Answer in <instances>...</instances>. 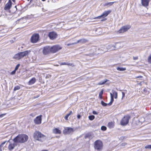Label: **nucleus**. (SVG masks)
<instances>
[{
	"mask_svg": "<svg viewBox=\"0 0 151 151\" xmlns=\"http://www.w3.org/2000/svg\"><path fill=\"white\" fill-rule=\"evenodd\" d=\"M28 136L25 134H19L13 139L15 142L22 143L27 141Z\"/></svg>",
	"mask_w": 151,
	"mask_h": 151,
	"instance_id": "nucleus-1",
	"label": "nucleus"
},
{
	"mask_svg": "<svg viewBox=\"0 0 151 151\" xmlns=\"http://www.w3.org/2000/svg\"><path fill=\"white\" fill-rule=\"evenodd\" d=\"M33 137L35 139L41 142L43 141L46 138V136L39 131L35 132Z\"/></svg>",
	"mask_w": 151,
	"mask_h": 151,
	"instance_id": "nucleus-2",
	"label": "nucleus"
},
{
	"mask_svg": "<svg viewBox=\"0 0 151 151\" xmlns=\"http://www.w3.org/2000/svg\"><path fill=\"white\" fill-rule=\"evenodd\" d=\"M103 144L102 141L98 140L95 142L94 143V148L97 150L100 151L102 150Z\"/></svg>",
	"mask_w": 151,
	"mask_h": 151,
	"instance_id": "nucleus-3",
	"label": "nucleus"
},
{
	"mask_svg": "<svg viewBox=\"0 0 151 151\" xmlns=\"http://www.w3.org/2000/svg\"><path fill=\"white\" fill-rule=\"evenodd\" d=\"M130 118V116H124L121 121V124L122 126L127 125L128 123Z\"/></svg>",
	"mask_w": 151,
	"mask_h": 151,
	"instance_id": "nucleus-4",
	"label": "nucleus"
},
{
	"mask_svg": "<svg viewBox=\"0 0 151 151\" xmlns=\"http://www.w3.org/2000/svg\"><path fill=\"white\" fill-rule=\"evenodd\" d=\"M51 52L55 53L61 49V47L59 45H55L50 47Z\"/></svg>",
	"mask_w": 151,
	"mask_h": 151,
	"instance_id": "nucleus-5",
	"label": "nucleus"
},
{
	"mask_svg": "<svg viewBox=\"0 0 151 151\" xmlns=\"http://www.w3.org/2000/svg\"><path fill=\"white\" fill-rule=\"evenodd\" d=\"M39 35L37 34L33 35L31 37L30 40L31 42L32 43L37 42L39 40Z\"/></svg>",
	"mask_w": 151,
	"mask_h": 151,
	"instance_id": "nucleus-6",
	"label": "nucleus"
},
{
	"mask_svg": "<svg viewBox=\"0 0 151 151\" xmlns=\"http://www.w3.org/2000/svg\"><path fill=\"white\" fill-rule=\"evenodd\" d=\"M131 28L129 25H127L122 27L119 30L118 32L119 33H123L127 31Z\"/></svg>",
	"mask_w": 151,
	"mask_h": 151,
	"instance_id": "nucleus-7",
	"label": "nucleus"
},
{
	"mask_svg": "<svg viewBox=\"0 0 151 151\" xmlns=\"http://www.w3.org/2000/svg\"><path fill=\"white\" fill-rule=\"evenodd\" d=\"M42 53L44 55H46L51 52L50 47L46 46L43 48Z\"/></svg>",
	"mask_w": 151,
	"mask_h": 151,
	"instance_id": "nucleus-8",
	"label": "nucleus"
},
{
	"mask_svg": "<svg viewBox=\"0 0 151 151\" xmlns=\"http://www.w3.org/2000/svg\"><path fill=\"white\" fill-rule=\"evenodd\" d=\"M111 10L105 11L103 13L102 15L97 17H95L93 18V19H99L101 17L104 18L106 17L109 14L111 13Z\"/></svg>",
	"mask_w": 151,
	"mask_h": 151,
	"instance_id": "nucleus-9",
	"label": "nucleus"
},
{
	"mask_svg": "<svg viewBox=\"0 0 151 151\" xmlns=\"http://www.w3.org/2000/svg\"><path fill=\"white\" fill-rule=\"evenodd\" d=\"M73 131L74 130L72 128L68 127L65 129L63 132L64 134H69L73 132Z\"/></svg>",
	"mask_w": 151,
	"mask_h": 151,
	"instance_id": "nucleus-10",
	"label": "nucleus"
},
{
	"mask_svg": "<svg viewBox=\"0 0 151 151\" xmlns=\"http://www.w3.org/2000/svg\"><path fill=\"white\" fill-rule=\"evenodd\" d=\"M48 36L50 39L53 40L56 38L57 35L55 32H52L49 33Z\"/></svg>",
	"mask_w": 151,
	"mask_h": 151,
	"instance_id": "nucleus-11",
	"label": "nucleus"
},
{
	"mask_svg": "<svg viewBox=\"0 0 151 151\" xmlns=\"http://www.w3.org/2000/svg\"><path fill=\"white\" fill-rule=\"evenodd\" d=\"M42 116L40 115L38 116H37L34 119V122L37 124H40L42 122Z\"/></svg>",
	"mask_w": 151,
	"mask_h": 151,
	"instance_id": "nucleus-12",
	"label": "nucleus"
},
{
	"mask_svg": "<svg viewBox=\"0 0 151 151\" xmlns=\"http://www.w3.org/2000/svg\"><path fill=\"white\" fill-rule=\"evenodd\" d=\"M10 140L9 139L8 141V142L10 143V144L9 145L8 147V148L9 150L11 151L14 148L15 146L17 145V142H14V143H11L10 142Z\"/></svg>",
	"mask_w": 151,
	"mask_h": 151,
	"instance_id": "nucleus-13",
	"label": "nucleus"
},
{
	"mask_svg": "<svg viewBox=\"0 0 151 151\" xmlns=\"http://www.w3.org/2000/svg\"><path fill=\"white\" fill-rule=\"evenodd\" d=\"M12 2L11 0H9L8 2L5 5L4 9L5 10H8L12 6Z\"/></svg>",
	"mask_w": 151,
	"mask_h": 151,
	"instance_id": "nucleus-14",
	"label": "nucleus"
},
{
	"mask_svg": "<svg viewBox=\"0 0 151 151\" xmlns=\"http://www.w3.org/2000/svg\"><path fill=\"white\" fill-rule=\"evenodd\" d=\"M150 0H141L142 5L144 6H148Z\"/></svg>",
	"mask_w": 151,
	"mask_h": 151,
	"instance_id": "nucleus-15",
	"label": "nucleus"
},
{
	"mask_svg": "<svg viewBox=\"0 0 151 151\" xmlns=\"http://www.w3.org/2000/svg\"><path fill=\"white\" fill-rule=\"evenodd\" d=\"M88 40L85 39L83 38L78 40L77 42H76L77 44L78 43H80L81 44H84L85 43L88 42Z\"/></svg>",
	"mask_w": 151,
	"mask_h": 151,
	"instance_id": "nucleus-16",
	"label": "nucleus"
},
{
	"mask_svg": "<svg viewBox=\"0 0 151 151\" xmlns=\"http://www.w3.org/2000/svg\"><path fill=\"white\" fill-rule=\"evenodd\" d=\"M31 51L30 50H26L25 51L21 52L22 55V57L28 55V54L30 53Z\"/></svg>",
	"mask_w": 151,
	"mask_h": 151,
	"instance_id": "nucleus-17",
	"label": "nucleus"
},
{
	"mask_svg": "<svg viewBox=\"0 0 151 151\" xmlns=\"http://www.w3.org/2000/svg\"><path fill=\"white\" fill-rule=\"evenodd\" d=\"M53 132L56 134H60L61 133V131L57 128H55L52 129Z\"/></svg>",
	"mask_w": 151,
	"mask_h": 151,
	"instance_id": "nucleus-18",
	"label": "nucleus"
},
{
	"mask_svg": "<svg viewBox=\"0 0 151 151\" xmlns=\"http://www.w3.org/2000/svg\"><path fill=\"white\" fill-rule=\"evenodd\" d=\"M36 81V79L35 78H33L28 82L29 85H32Z\"/></svg>",
	"mask_w": 151,
	"mask_h": 151,
	"instance_id": "nucleus-19",
	"label": "nucleus"
},
{
	"mask_svg": "<svg viewBox=\"0 0 151 151\" xmlns=\"http://www.w3.org/2000/svg\"><path fill=\"white\" fill-rule=\"evenodd\" d=\"M110 96H111V99L110 102L108 104V105L109 106H111L112 104V103L114 101V98H113V96L112 95V93H110Z\"/></svg>",
	"mask_w": 151,
	"mask_h": 151,
	"instance_id": "nucleus-20",
	"label": "nucleus"
},
{
	"mask_svg": "<svg viewBox=\"0 0 151 151\" xmlns=\"http://www.w3.org/2000/svg\"><path fill=\"white\" fill-rule=\"evenodd\" d=\"M142 92L144 93L145 94H148V92L147 91V88H142L141 89Z\"/></svg>",
	"mask_w": 151,
	"mask_h": 151,
	"instance_id": "nucleus-21",
	"label": "nucleus"
},
{
	"mask_svg": "<svg viewBox=\"0 0 151 151\" xmlns=\"http://www.w3.org/2000/svg\"><path fill=\"white\" fill-rule=\"evenodd\" d=\"M114 126V123L112 122H110L108 123V127L109 128H113Z\"/></svg>",
	"mask_w": 151,
	"mask_h": 151,
	"instance_id": "nucleus-22",
	"label": "nucleus"
},
{
	"mask_svg": "<svg viewBox=\"0 0 151 151\" xmlns=\"http://www.w3.org/2000/svg\"><path fill=\"white\" fill-rule=\"evenodd\" d=\"M109 81L108 80L105 79L103 81H101L99 82L98 84L99 85H102L105 83L107 81Z\"/></svg>",
	"mask_w": 151,
	"mask_h": 151,
	"instance_id": "nucleus-23",
	"label": "nucleus"
},
{
	"mask_svg": "<svg viewBox=\"0 0 151 151\" xmlns=\"http://www.w3.org/2000/svg\"><path fill=\"white\" fill-rule=\"evenodd\" d=\"M108 48L111 50H114L116 48L115 46L113 45H109L108 47Z\"/></svg>",
	"mask_w": 151,
	"mask_h": 151,
	"instance_id": "nucleus-24",
	"label": "nucleus"
},
{
	"mask_svg": "<svg viewBox=\"0 0 151 151\" xmlns=\"http://www.w3.org/2000/svg\"><path fill=\"white\" fill-rule=\"evenodd\" d=\"M116 69L118 70L121 71H124L126 70V68H123L121 67H118L116 68Z\"/></svg>",
	"mask_w": 151,
	"mask_h": 151,
	"instance_id": "nucleus-25",
	"label": "nucleus"
},
{
	"mask_svg": "<svg viewBox=\"0 0 151 151\" xmlns=\"http://www.w3.org/2000/svg\"><path fill=\"white\" fill-rule=\"evenodd\" d=\"M112 93H112V95H113V96H114V98L115 99H117V92H116L115 91H113V90L112 91Z\"/></svg>",
	"mask_w": 151,
	"mask_h": 151,
	"instance_id": "nucleus-26",
	"label": "nucleus"
},
{
	"mask_svg": "<svg viewBox=\"0 0 151 151\" xmlns=\"http://www.w3.org/2000/svg\"><path fill=\"white\" fill-rule=\"evenodd\" d=\"M13 58L18 60L20 59L18 53L15 54Z\"/></svg>",
	"mask_w": 151,
	"mask_h": 151,
	"instance_id": "nucleus-27",
	"label": "nucleus"
},
{
	"mask_svg": "<svg viewBox=\"0 0 151 151\" xmlns=\"http://www.w3.org/2000/svg\"><path fill=\"white\" fill-rule=\"evenodd\" d=\"M116 2H110L108 3H106L105 4L104 6H111L112 5V4L114 3H115Z\"/></svg>",
	"mask_w": 151,
	"mask_h": 151,
	"instance_id": "nucleus-28",
	"label": "nucleus"
},
{
	"mask_svg": "<svg viewBox=\"0 0 151 151\" xmlns=\"http://www.w3.org/2000/svg\"><path fill=\"white\" fill-rule=\"evenodd\" d=\"M103 93V90H102L99 93V96L100 98L101 99L102 98V95Z\"/></svg>",
	"mask_w": 151,
	"mask_h": 151,
	"instance_id": "nucleus-29",
	"label": "nucleus"
},
{
	"mask_svg": "<svg viewBox=\"0 0 151 151\" xmlns=\"http://www.w3.org/2000/svg\"><path fill=\"white\" fill-rule=\"evenodd\" d=\"M88 118L90 120H93L95 118V116L93 115L89 116Z\"/></svg>",
	"mask_w": 151,
	"mask_h": 151,
	"instance_id": "nucleus-30",
	"label": "nucleus"
},
{
	"mask_svg": "<svg viewBox=\"0 0 151 151\" xmlns=\"http://www.w3.org/2000/svg\"><path fill=\"white\" fill-rule=\"evenodd\" d=\"M147 60L149 63H151V54L149 56Z\"/></svg>",
	"mask_w": 151,
	"mask_h": 151,
	"instance_id": "nucleus-31",
	"label": "nucleus"
},
{
	"mask_svg": "<svg viewBox=\"0 0 151 151\" xmlns=\"http://www.w3.org/2000/svg\"><path fill=\"white\" fill-rule=\"evenodd\" d=\"M20 89V87L19 86H16L14 88V91H16L17 90H19Z\"/></svg>",
	"mask_w": 151,
	"mask_h": 151,
	"instance_id": "nucleus-32",
	"label": "nucleus"
},
{
	"mask_svg": "<svg viewBox=\"0 0 151 151\" xmlns=\"http://www.w3.org/2000/svg\"><path fill=\"white\" fill-rule=\"evenodd\" d=\"M101 104L103 106H106L107 104L104 102L103 101H102L101 102Z\"/></svg>",
	"mask_w": 151,
	"mask_h": 151,
	"instance_id": "nucleus-33",
	"label": "nucleus"
},
{
	"mask_svg": "<svg viewBox=\"0 0 151 151\" xmlns=\"http://www.w3.org/2000/svg\"><path fill=\"white\" fill-rule=\"evenodd\" d=\"M101 129L103 131H105L106 129V127L105 126H102L101 127Z\"/></svg>",
	"mask_w": 151,
	"mask_h": 151,
	"instance_id": "nucleus-34",
	"label": "nucleus"
},
{
	"mask_svg": "<svg viewBox=\"0 0 151 151\" xmlns=\"http://www.w3.org/2000/svg\"><path fill=\"white\" fill-rule=\"evenodd\" d=\"M145 148L146 149H151V145H146L145 147Z\"/></svg>",
	"mask_w": 151,
	"mask_h": 151,
	"instance_id": "nucleus-35",
	"label": "nucleus"
},
{
	"mask_svg": "<svg viewBox=\"0 0 151 151\" xmlns=\"http://www.w3.org/2000/svg\"><path fill=\"white\" fill-rule=\"evenodd\" d=\"M67 65L68 66H71L72 67H74L75 66L74 64L73 63H67Z\"/></svg>",
	"mask_w": 151,
	"mask_h": 151,
	"instance_id": "nucleus-36",
	"label": "nucleus"
},
{
	"mask_svg": "<svg viewBox=\"0 0 151 151\" xmlns=\"http://www.w3.org/2000/svg\"><path fill=\"white\" fill-rule=\"evenodd\" d=\"M70 115V114H67L65 117V119L66 120H67L68 119V118Z\"/></svg>",
	"mask_w": 151,
	"mask_h": 151,
	"instance_id": "nucleus-37",
	"label": "nucleus"
},
{
	"mask_svg": "<svg viewBox=\"0 0 151 151\" xmlns=\"http://www.w3.org/2000/svg\"><path fill=\"white\" fill-rule=\"evenodd\" d=\"M20 65L19 64H17L15 68V70L16 71L18 69L19 66H20Z\"/></svg>",
	"mask_w": 151,
	"mask_h": 151,
	"instance_id": "nucleus-38",
	"label": "nucleus"
},
{
	"mask_svg": "<svg viewBox=\"0 0 151 151\" xmlns=\"http://www.w3.org/2000/svg\"><path fill=\"white\" fill-rule=\"evenodd\" d=\"M76 44H77V43H76V42H74V43L67 44V46H69V45H73Z\"/></svg>",
	"mask_w": 151,
	"mask_h": 151,
	"instance_id": "nucleus-39",
	"label": "nucleus"
},
{
	"mask_svg": "<svg viewBox=\"0 0 151 151\" xmlns=\"http://www.w3.org/2000/svg\"><path fill=\"white\" fill-rule=\"evenodd\" d=\"M7 142H8V141H6L4 142H2L1 144V145H0L1 146V147H3V145H4L5 144V143Z\"/></svg>",
	"mask_w": 151,
	"mask_h": 151,
	"instance_id": "nucleus-40",
	"label": "nucleus"
},
{
	"mask_svg": "<svg viewBox=\"0 0 151 151\" xmlns=\"http://www.w3.org/2000/svg\"><path fill=\"white\" fill-rule=\"evenodd\" d=\"M18 54L19 55L20 59L23 58L21 52L18 53Z\"/></svg>",
	"mask_w": 151,
	"mask_h": 151,
	"instance_id": "nucleus-41",
	"label": "nucleus"
},
{
	"mask_svg": "<svg viewBox=\"0 0 151 151\" xmlns=\"http://www.w3.org/2000/svg\"><path fill=\"white\" fill-rule=\"evenodd\" d=\"M16 71V70H14V71L11 72V74L12 75H14Z\"/></svg>",
	"mask_w": 151,
	"mask_h": 151,
	"instance_id": "nucleus-42",
	"label": "nucleus"
},
{
	"mask_svg": "<svg viewBox=\"0 0 151 151\" xmlns=\"http://www.w3.org/2000/svg\"><path fill=\"white\" fill-rule=\"evenodd\" d=\"M60 65H67V63H66L65 62L61 63H60Z\"/></svg>",
	"mask_w": 151,
	"mask_h": 151,
	"instance_id": "nucleus-43",
	"label": "nucleus"
},
{
	"mask_svg": "<svg viewBox=\"0 0 151 151\" xmlns=\"http://www.w3.org/2000/svg\"><path fill=\"white\" fill-rule=\"evenodd\" d=\"M122 99H123L125 96V93L123 92H122Z\"/></svg>",
	"mask_w": 151,
	"mask_h": 151,
	"instance_id": "nucleus-44",
	"label": "nucleus"
},
{
	"mask_svg": "<svg viewBox=\"0 0 151 151\" xmlns=\"http://www.w3.org/2000/svg\"><path fill=\"white\" fill-rule=\"evenodd\" d=\"M93 114H97L98 113L95 111H93Z\"/></svg>",
	"mask_w": 151,
	"mask_h": 151,
	"instance_id": "nucleus-45",
	"label": "nucleus"
},
{
	"mask_svg": "<svg viewBox=\"0 0 151 151\" xmlns=\"http://www.w3.org/2000/svg\"><path fill=\"white\" fill-rule=\"evenodd\" d=\"M138 57H133V59L134 60H137L138 59Z\"/></svg>",
	"mask_w": 151,
	"mask_h": 151,
	"instance_id": "nucleus-46",
	"label": "nucleus"
},
{
	"mask_svg": "<svg viewBox=\"0 0 151 151\" xmlns=\"http://www.w3.org/2000/svg\"><path fill=\"white\" fill-rule=\"evenodd\" d=\"M81 116L80 115V114H78V115H77V118H78L79 119L81 118Z\"/></svg>",
	"mask_w": 151,
	"mask_h": 151,
	"instance_id": "nucleus-47",
	"label": "nucleus"
},
{
	"mask_svg": "<svg viewBox=\"0 0 151 151\" xmlns=\"http://www.w3.org/2000/svg\"><path fill=\"white\" fill-rule=\"evenodd\" d=\"M5 115V114H3L0 115V118L4 116Z\"/></svg>",
	"mask_w": 151,
	"mask_h": 151,
	"instance_id": "nucleus-48",
	"label": "nucleus"
},
{
	"mask_svg": "<svg viewBox=\"0 0 151 151\" xmlns=\"http://www.w3.org/2000/svg\"><path fill=\"white\" fill-rule=\"evenodd\" d=\"M3 149L2 147H1L0 145V151H2Z\"/></svg>",
	"mask_w": 151,
	"mask_h": 151,
	"instance_id": "nucleus-49",
	"label": "nucleus"
},
{
	"mask_svg": "<svg viewBox=\"0 0 151 151\" xmlns=\"http://www.w3.org/2000/svg\"><path fill=\"white\" fill-rule=\"evenodd\" d=\"M142 76H138L137 77V78H142Z\"/></svg>",
	"mask_w": 151,
	"mask_h": 151,
	"instance_id": "nucleus-50",
	"label": "nucleus"
},
{
	"mask_svg": "<svg viewBox=\"0 0 151 151\" xmlns=\"http://www.w3.org/2000/svg\"><path fill=\"white\" fill-rule=\"evenodd\" d=\"M106 19H103L102 20H101V21H104Z\"/></svg>",
	"mask_w": 151,
	"mask_h": 151,
	"instance_id": "nucleus-51",
	"label": "nucleus"
},
{
	"mask_svg": "<svg viewBox=\"0 0 151 151\" xmlns=\"http://www.w3.org/2000/svg\"><path fill=\"white\" fill-rule=\"evenodd\" d=\"M72 111H70V113L68 114H70H70L72 113Z\"/></svg>",
	"mask_w": 151,
	"mask_h": 151,
	"instance_id": "nucleus-52",
	"label": "nucleus"
},
{
	"mask_svg": "<svg viewBox=\"0 0 151 151\" xmlns=\"http://www.w3.org/2000/svg\"><path fill=\"white\" fill-rule=\"evenodd\" d=\"M42 151H48V150H42Z\"/></svg>",
	"mask_w": 151,
	"mask_h": 151,
	"instance_id": "nucleus-53",
	"label": "nucleus"
},
{
	"mask_svg": "<svg viewBox=\"0 0 151 151\" xmlns=\"http://www.w3.org/2000/svg\"><path fill=\"white\" fill-rule=\"evenodd\" d=\"M15 0H12V1H13L14 2H15Z\"/></svg>",
	"mask_w": 151,
	"mask_h": 151,
	"instance_id": "nucleus-54",
	"label": "nucleus"
},
{
	"mask_svg": "<svg viewBox=\"0 0 151 151\" xmlns=\"http://www.w3.org/2000/svg\"><path fill=\"white\" fill-rule=\"evenodd\" d=\"M42 0L44 1H45V0Z\"/></svg>",
	"mask_w": 151,
	"mask_h": 151,
	"instance_id": "nucleus-55",
	"label": "nucleus"
},
{
	"mask_svg": "<svg viewBox=\"0 0 151 151\" xmlns=\"http://www.w3.org/2000/svg\"><path fill=\"white\" fill-rule=\"evenodd\" d=\"M15 7H16H16H17V6H15Z\"/></svg>",
	"mask_w": 151,
	"mask_h": 151,
	"instance_id": "nucleus-56",
	"label": "nucleus"
},
{
	"mask_svg": "<svg viewBox=\"0 0 151 151\" xmlns=\"http://www.w3.org/2000/svg\"><path fill=\"white\" fill-rule=\"evenodd\" d=\"M29 0H28V1H29Z\"/></svg>",
	"mask_w": 151,
	"mask_h": 151,
	"instance_id": "nucleus-57",
	"label": "nucleus"
}]
</instances>
